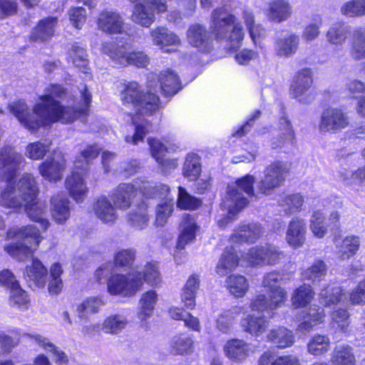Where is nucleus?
Listing matches in <instances>:
<instances>
[{
    "instance_id": "obj_1",
    "label": "nucleus",
    "mask_w": 365,
    "mask_h": 365,
    "mask_svg": "<svg viewBox=\"0 0 365 365\" xmlns=\"http://www.w3.org/2000/svg\"><path fill=\"white\" fill-rule=\"evenodd\" d=\"M79 93L78 105L65 106L60 100L66 96V90L60 85H50L38 97L31 112L23 101L12 102L8 108L25 128L35 133L41 127L57 122L71 123L88 115L92 95L86 85L79 88Z\"/></svg>"
},
{
    "instance_id": "obj_2",
    "label": "nucleus",
    "mask_w": 365,
    "mask_h": 365,
    "mask_svg": "<svg viewBox=\"0 0 365 365\" xmlns=\"http://www.w3.org/2000/svg\"><path fill=\"white\" fill-rule=\"evenodd\" d=\"M23 157L11 148H4L0 154V205L9 208H21L24 195L19 190V181L15 185L14 177Z\"/></svg>"
},
{
    "instance_id": "obj_3",
    "label": "nucleus",
    "mask_w": 365,
    "mask_h": 365,
    "mask_svg": "<svg viewBox=\"0 0 365 365\" xmlns=\"http://www.w3.org/2000/svg\"><path fill=\"white\" fill-rule=\"evenodd\" d=\"M210 29L215 39L225 43L230 49L241 46L244 38L243 27L237 17L224 6L217 7L212 11Z\"/></svg>"
},
{
    "instance_id": "obj_4",
    "label": "nucleus",
    "mask_w": 365,
    "mask_h": 365,
    "mask_svg": "<svg viewBox=\"0 0 365 365\" xmlns=\"http://www.w3.org/2000/svg\"><path fill=\"white\" fill-rule=\"evenodd\" d=\"M255 177L247 175L238 179L234 185L227 187V195L221 204V209L223 212L222 215L224 217L217 220L220 227H224L232 221L235 215L247 205V199L241 191L249 197L255 196L253 187Z\"/></svg>"
},
{
    "instance_id": "obj_5",
    "label": "nucleus",
    "mask_w": 365,
    "mask_h": 365,
    "mask_svg": "<svg viewBox=\"0 0 365 365\" xmlns=\"http://www.w3.org/2000/svg\"><path fill=\"white\" fill-rule=\"evenodd\" d=\"M19 190L24 196L22 207L27 216L38 222L42 230H46L50 225L46 218V206L43 202L37 200L38 189L31 175L22 176L19 180Z\"/></svg>"
},
{
    "instance_id": "obj_6",
    "label": "nucleus",
    "mask_w": 365,
    "mask_h": 365,
    "mask_svg": "<svg viewBox=\"0 0 365 365\" xmlns=\"http://www.w3.org/2000/svg\"><path fill=\"white\" fill-rule=\"evenodd\" d=\"M123 86L120 96L124 104L131 105L141 114L150 115L159 108L160 98L152 90L145 93L135 81L128 82Z\"/></svg>"
},
{
    "instance_id": "obj_7",
    "label": "nucleus",
    "mask_w": 365,
    "mask_h": 365,
    "mask_svg": "<svg viewBox=\"0 0 365 365\" xmlns=\"http://www.w3.org/2000/svg\"><path fill=\"white\" fill-rule=\"evenodd\" d=\"M17 239L4 247V250L19 260H24L36 250L42 240L38 230L34 225L23 226L14 232Z\"/></svg>"
},
{
    "instance_id": "obj_8",
    "label": "nucleus",
    "mask_w": 365,
    "mask_h": 365,
    "mask_svg": "<svg viewBox=\"0 0 365 365\" xmlns=\"http://www.w3.org/2000/svg\"><path fill=\"white\" fill-rule=\"evenodd\" d=\"M146 198H160L163 201L159 203L155 210V223L158 226L164 225L174 209L173 198L170 197V188L165 184L153 185L150 182L143 184L140 188Z\"/></svg>"
},
{
    "instance_id": "obj_9",
    "label": "nucleus",
    "mask_w": 365,
    "mask_h": 365,
    "mask_svg": "<svg viewBox=\"0 0 365 365\" xmlns=\"http://www.w3.org/2000/svg\"><path fill=\"white\" fill-rule=\"evenodd\" d=\"M143 284L140 272L113 274L108 279L107 289L110 295L131 297L141 289Z\"/></svg>"
},
{
    "instance_id": "obj_10",
    "label": "nucleus",
    "mask_w": 365,
    "mask_h": 365,
    "mask_svg": "<svg viewBox=\"0 0 365 365\" xmlns=\"http://www.w3.org/2000/svg\"><path fill=\"white\" fill-rule=\"evenodd\" d=\"M288 169L284 163L275 161L267 165L263 177L257 183V192L263 195H270L284 182Z\"/></svg>"
},
{
    "instance_id": "obj_11",
    "label": "nucleus",
    "mask_w": 365,
    "mask_h": 365,
    "mask_svg": "<svg viewBox=\"0 0 365 365\" xmlns=\"http://www.w3.org/2000/svg\"><path fill=\"white\" fill-rule=\"evenodd\" d=\"M102 51L113 61L123 66L133 65L137 67H144L148 63V57L143 52H130L127 46H118L113 42L103 43Z\"/></svg>"
},
{
    "instance_id": "obj_12",
    "label": "nucleus",
    "mask_w": 365,
    "mask_h": 365,
    "mask_svg": "<svg viewBox=\"0 0 365 365\" xmlns=\"http://www.w3.org/2000/svg\"><path fill=\"white\" fill-rule=\"evenodd\" d=\"M284 257V253L277 247L266 244L250 248L244 258L252 266H266L279 263Z\"/></svg>"
},
{
    "instance_id": "obj_13",
    "label": "nucleus",
    "mask_w": 365,
    "mask_h": 365,
    "mask_svg": "<svg viewBox=\"0 0 365 365\" xmlns=\"http://www.w3.org/2000/svg\"><path fill=\"white\" fill-rule=\"evenodd\" d=\"M313 73L310 68H302L298 71L290 87L292 96L299 102L310 103L314 96L312 94Z\"/></svg>"
},
{
    "instance_id": "obj_14",
    "label": "nucleus",
    "mask_w": 365,
    "mask_h": 365,
    "mask_svg": "<svg viewBox=\"0 0 365 365\" xmlns=\"http://www.w3.org/2000/svg\"><path fill=\"white\" fill-rule=\"evenodd\" d=\"M348 124L347 116L341 109L328 108L322 113L319 130L321 133H336Z\"/></svg>"
},
{
    "instance_id": "obj_15",
    "label": "nucleus",
    "mask_w": 365,
    "mask_h": 365,
    "mask_svg": "<svg viewBox=\"0 0 365 365\" xmlns=\"http://www.w3.org/2000/svg\"><path fill=\"white\" fill-rule=\"evenodd\" d=\"M75 168L81 171H73L68 175L65 181L66 190L69 192L70 196L77 203L82 202L88 192V188L85 182L86 168H81L80 161H75Z\"/></svg>"
},
{
    "instance_id": "obj_16",
    "label": "nucleus",
    "mask_w": 365,
    "mask_h": 365,
    "mask_svg": "<svg viewBox=\"0 0 365 365\" xmlns=\"http://www.w3.org/2000/svg\"><path fill=\"white\" fill-rule=\"evenodd\" d=\"M66 169V160L61 153H55L48 157L38 167L41 175L51 182H56L62 179Z\"/></svg>"
},
{
    "instance_id": "obj_17",
    "label": "nucleus",
    "mask_w": 365,
    "mask_h": 365,
    "mask_svg": "<svg viewBox=\"0 0 365 365\" xmlns=\"http://www.w3.org/2000/svg\"><path fill=\"white\" fill-rule=\"evenodd\" d=\"M150 36L153 44L165 53L175 51V49L169 48L170 46H179L181 44L180 37L165 26H156L150 29Z\"/></svg>"
},
{
    "instance_id": "obj_18",
    "label": "nucleus",
    "mask_w": 365,
    "mask_h": 365,
    "mask_svg": "<svg viewBox=\"0 0 365 365\" xmlns=\"http://www.w3.org/2000/svg\"><path fill=\"white\" fill-rule=\"evenodd\" d=\"M159 86L149 81L148 87L150 90L157 91V88L161 93L165 96H173L181 89L180 81L177 73L170 69L162 71L158 78Z\"/></svg>"
},
{
    "instance_id": "obj_19",
    "label": "nucleus",
    "mask_w": 365,
    "mask_h": 365,
    "mask_svg": "<svg viewBox=\"0 0 365 365\" xmlns=\"http://www.w3.org/2000/svg\"><path fill=\"white\" fill-rule=\"evenodd\" d=\"M263 228L257 223H251L239 226L230 237L232 245L255 243L263 234Z\"/></svg>"
},
{
    "instance_id": "obj_20",
    "label": "nucleus",
    "mask_w": 365,
    "mask_h": 365,
    "mask_svg": "<svg viewBox=\"0 0 365 365\" xmlns=\"http://www.w3.org/2000/svg\"><path fill=\"white\" fill-rule=\"evenodd\" d=\"M299 45L298 35L294 33L286 34L276 38L274 43V53L279 58H290L297 53Z\"/></svg>"
},
{
    "instance_id": "obj_21",
    "label": "nucleus",
    "mask_w": 365,
    "mask_h": 365,
    "mask_svg": "<svg viewBox=\"0 0 365 365\" xmlns=\"http://www.w3.org/2000/svg\"><path fill=\"white\" fill-rule=\"evenodd\" d=\"M124 21L121 15L113 11H104L99 15V29L110 34H121L124 31Z\"/></svg>"
},
{
    "instance_id": "obj_22",
    "label": "nucleus",
    "mask_w": 365,
    "mask_h": 365,
    "mask_svg": "<svg viewBox=\"0 0 365 365\" xmlns=\"http://www.w3.org/2000/svg\"><path fill=\"white\" fill-rule=\"evenodd\" d=\"M302 322L297 326V330L303 334L309 332L313 328L322 323L325 318L322 307L313 304L308 309L302 312Z\"/></svg>"
},
{
    "instance_id": "obj_23",
    "label": "nucleus",
    "mask_w": 365,
    "mask_h": 365,
    "mask_svg": "<svg viewBox=\"0 0 365 365\" xmlns=\"http://www.w3.org/2000/svg\"><path fill=\"white\" fill-rule=\"evenodd\" d=\"M187 41L190 45L202 52H209L211 49V41L206 28L195 24L190 26L187 31Z\"/></svg>"
},
{
    "instance_id": "obj_24",
    "label": "nucleus",
    "mask_w": 365,
    "mask_h": 365,
    "mask_svg": "<svg viewBox=\"0 0 365 365\" xmlns=\"http://www.w3.org/2000/svg\"><path fill=\"white\" fill-rule=\"evenodd\" d=\"M138 193V187L132 183H121L115 190L112 200L118 209H128Z\"/></svg>"
},
{
    "instance_id": "obj_25",
    "label": "nucleus",
    "mask_w": 365,
    "mask_h": 365,
    "mask_svg": "<svg viewBox=\"0 0 365 365\" xmlns=\"http://www.w3.org/2000/svg\"><path fill=\"white\" fill-rule=\"evenodd\" d=\"M46 276V268L37 259H32L31 264L26 266L24 272V277L31 288L43 287Z\"/></svg>"
},
{
    "instance_id": "obj_26",
    "label": "nucleus",
    "mask_w": 365,
    "mask_h": 365,
    "mask_svg": "<svg viewBox=\"0 0 365 365\" xmlns=\"http://www.w3.org/2000/svg\"><path fill=\"white\" fill-rule=\"evenodd\" d=\"M50 211L53 220L58 224H63L70 217L69 200L61 193L51 198Z\"/></svg>"
},
{
    "instance_id": "obj_27",
    "label": "nucleus",
    "mask_w": 365,
    "mask_h": 365,
    "mask_svg": "<svg viewBox=\"0 0 365 365\" xmlns=\"http://www.w3.org/2000/svg\"><path fill=\"white\" fill-rule=\"evenodd\" d=\"M334 243L336 249V255L341 260L353 257L359 249L360 240L357 236L350 235L344 239L335 237Z\"/></svg>"
},
{
    "instance_id": "obj_28",
    "label": "nucleus",
    "mask_w": 365,
    "mask_h": 365,
    "mask_svg": "<svg viewBox=\"0 0 365 365\" xmlns=\"http://www.w3.org/2000/svg\"><path fill=\"white\" fill-rule=\"evenodd\" d=\"M282 297H283L282 292H278L277 297L272 296L270 294L268 296L259 294L251 301L250 307L252 311L258 312L274 310L281 307L285 302L282 300Z\"/></svg>"
},
{
    "instance_id": "obj_29",
    "label": "nucleus",
    "mask_w": 365,
    "mask_h": 365,
    "mask_svg": "<svg viewBox=\"0 0 365 365\" xmlns=\"http://www.w3.org/2000/svg\"><path fill=\"white\" fill-rule=\"evenodd\" d=\"M58 22L57 17H46L39 21L31 34V39L34 41H46L54 34Z\"/></svg>"
},
{
    "instance_id": "obj_30",
    "label": "nucleus",
    "mask_w": 365,
    "mask_h": 365,
    "mask_svg": "<svg viewBox=\"0 0 365 365\" xmlns=\"http://www.w3.org/2000/svg\"><path fill=\"white\" fill-rule=\"evenodd\" d=\"M295 133L290 121L286 118H281L279 121V134L271 141L272 148H281L288 144H294Z\"/></svg>"
},
{
    "instance_id": "obj_31",
    "label": "nucleus",
    "mask_w": 365,
    "mask_h": 365,
    "mask_svg": "<svg viewBox=\"0 0 365 365\" xmlns=\"http://www.w3.org/2000/svg\"><path fill=\"white\" fill-rule=\"evenodd\" d=\"M306 223L304 220L294 218L289 223L287 231L286 239L289 245L297 248L304 242Z\"/></svg>"
},
{
    "instance_id": "obj_32",
    "label": "nucleus",
    "mask_w": 365,
    "mask_h": 365,
    "mask_svg": "<svg viewBox=\"0 0 365 365\" xmlns=\"http://www.w3.org/2000/svg\"><path fill=\"white\" fill-rule=\"evenodd\" d=\"M292 14V6L287 0H273L268 6L267 19L276 23L286 21Z\"/></svg>"
},
{
    "instance_id": "obj_33",
    "label": "nucleus",
    "mask_w": 365,
    "mask_h": 365,
    "mask_svg": "<svg viewBox=\"0 0 365 365\" xmlns=\"http://www.w3.org/2000/svg\"><path fill=\"white\" fill-rule=\"evenodd\" d=\"M240 324L245 332L258 336L266 331L269 322L262 315L252 314L242 318Z\"/></svg>"
},
{
    "instance_id": "obj_34",
    "label": "nucleus",
    "mask_w": 365,
    "mask_h": 365,
    "mask_svg": "<svg viewBox=\"0 0 365 365\" xmlns=\"http://www.w3.org/2000/svg\"><path fill=\"white\" fill-rule=\"evenodd\" d=\"M225 355L231 359L245 360L252 350L250 344L240 339H232L226 342L224 346Z\"/></svg>"
},
{
    "instance_id": "obj_35",
    "label": "nucleus",
    "mask_w": 365,
    "mask_h": 365,
    "mask_svg": "<svg viewBox=\"0 0 365 365\" xmlns=\"http://www.w3.org/2000/svg\"><path fill=\"white\" fill-rule=\"evenodd\" d=\"M180 227L181 233L178 237L177 248L182 250L186 244L195 239L197 225L194 217L189 214L184 215Z\"/></svg>"
},
{
    "instance_id": "obj_36",
    "label": "nucleus",
    "mask_w": 365,
    "mask_h": 365,
    "mask_svg": "<svg viewBox=\"0 0 365 365\" xmlns=\"http://www.w3.org/2000/svg\"><path fill=\"white\" fill-rule=\"evenodd\" d=\"M200 279L198 275H190L182 289L181 300L188 309H193L196 305L195 297L200 287Z\"/></svg>"
},
{
    "instance_id": "obj_37",
    "label": "nucleus",
    "mask_w": 365,
    "mask_h": 365,
    "mask_svg": "<svg viewBox=\"0 0 365 365\" xmlns=\"http://www.w3.org/2000/svg\"><path fill=\"white\" fill-rule=\"evenodd\" d=\"M114 206L106 197H100L93 205V210L103 222L113 223L118 217Z\"/></svg>"
},
{
    "instance_id": "obj_38",
    "label": "nucleus",
    "mask_w": 365,
    "mask_h": 365,
    "mask_svg": "<svg viewBox=\"0 0 365 365\" xmlns=\"http://www.w3.org/2000/svg\"><path fill=\"white\" fill-rule=\"evenodd\" d=\"M319 300L324 306L331 307L344 304L346 300V296L340 287L328 285L322 289L319 294Z\"/></svg>"
},
{
    "instance_id": "obj_39",
    "label": "nucleus",
    "mask_w": 365,
    "mask_h": 365,
    "mask_svg": "<svg viewBox=\"0 0 365 365\" xmlns=\"http://www.w3.org/2000/svg\"><path fill=\"white\" fill-rule=\"evenodd\" d=\"M349 53L356 61L365 59V28L357 27L353 31Z\"/></svg>"
},
{
    "instance_id": "obj_40",
    "label": "nucleus",
    "mask_w": 365,
    "mask_h": 365,
    "mask_svg": "<svg viewBox=\"0 0 365 365\" xmlns=\"http://www.w3.org/2000/svg\"><path fill=\"white\" fill-rule=\"evenodd\" d=\"M149 219L148 205L144 202L137 207L133 208L127 215V222L129 225L138 230L146 227Z\"/></svg>"
},
{
    "instance_id": "obj_41",
    "label": "nucleus",
    "mask_w": 365,
    "mask_h": 365,
    "mask_svg": "<svg viewBox=\"0 0 365 365\" xmlns=\"http://www.w3.org/2000/svg\"><path fill=\"white\" fill-rule=\"evenodd\" d=\"M105 304L106 302L102 297H88L77 306L78 317L82 319H87L90 315L97 314Z\"/></svg>"
},
{
    "instance_id": "obj_42",
    "label": "nucleus",
    "mask_w": 365,
    "mask_h": 365,
    "mask_svg": "<svg viewBox=\"0 0 365 365\" xmlns=\"http://www.w3.org/2000/svg\"><path fill=\"white\" fill-rule=\"evenodd\" d=\"M267 337L268 341L279 349L289 347L294 343V336L292 332L283 327L270 330Z\"/></svg>"
},
{
    "instance_id": "obj_43",
    "label": "nucleus",
    "mask_w": 365,
    "mask_h": 365,
    "mask_svg": "<svg viewBox=\"0 0 365 365\" xmlns=\"http://www.w3.org/2000/svg\"><path fill=\"white\" fill-rule=\"evenodd\" d=\"M193 339L186 333L173 336L170 342V352L175 355L188 354L193 349Z\"/></svg>"
},
{
    "instance_id": "obj_44",
    "label": "nucleus",
    "mask_w": 365,
    "mask_h": 365,
    "mask_svg": "<svg viewBox=\"0 0 365 365\" xmlns=\"http://www.w3.org/2000/svg\"><path fill=\"white\" fill-rule=\"evenodd\" d=\"M239 257L232 245L227 247L222 253L216 267L218 274L224 276L227 272L234 270L238 265Z\"/></svg>"
},
{
    "instance_id": "obj_45",
    "label": "nucleus",
    "mask_w": 365,
    "mask_h": 365,
    "mask_svg": "<svg viewBox=\"0 0 365 365\" xmlns=\"http://www.w3.org/2000/svg\"><path fill=\"white\" fill-rule=\"evenodd\" d=\"M227 288L236 297H244L249 289L247 279L242 275L231 274L226 279Z\"/></svg>"
},
{
    "instance_id": "obj_46",
    "label": "nucleus",
    "mask_w": 365,
    "mask_h": 365,
    "mask_svg": "<svg viewBox=\"0 0 365 365\" xmlns=\"http://www.w3.org/2000/svg\"><path fill=\"white\" fill-rule=\"evenodd\" d=\"M351 34V27L344 24H333L327 32V41L334 45H342Z\"/></svg>"
},
{
    "instance_id": "obj_47",
    "label": "nucleus",
    "mask_w": 365,
    "mask_h": 365,
    "mask_svg": "<svg viewBox=\"0 0 365 365\" xmlns=\"http://www.w3.org/2000/svg\"><path fill=\"white\" fill-rule=\"evenodd\" d=\"M282 277L279 272H269L264 276L262 285L264 289H266L268 294H270L274 297H277L278 292H282L283 293L282 300L285 302L287 299V292L284 288L279 286Z\"/></svg>"
},
{
    "instance_id": "obj_48",
    "label": "nucleus",
    "mask_w": 365,
    "mask_h": 365,
    "mask_svg": "<svg viewBox=\"0 0 365 365\" xmlns=\"http://www.w3.org/2000/svg\"><path fill=\"white\" fill-rule=\"evenodd\" d=\"M243 311L244 308L240 306H235L228 310L224 311L217 319V328L222 332H228L236 317L243 312Z\"/></svg>"
},
{
    "instance_id": "obj_49",
    "label": "nucleus",
    "mask_w": 365,
    "mask_h": 365,
    "mask_svg": "<svg viewBox=\"0 0 365 365\" xmlns=\"http://www.w3.org/2000/svg\"><path fill=\"white\" fill-rule=\"evenodd\" d=\"M157 301L158 294L155 291H148L142 294L138 312V317L142 321L146 320L152 315Z\"/></svg>"
},
{
    "instance_id": "obj_50",
    "label": "nucleus",
    "mask_w": 365,
    "mask_h": 365,
    "mask_svg": "<svg viewBox=\"0 0 365 365\" xmlns=\"http://www.w3.org/2000/svg\"><path fill=\"white\" fill-rule=\"evenodd\" d=\"M131 19L135 24L143 27L148 28L155 21V15L153 11L149 10L144 4L135 5L131 16Z\"/></svg>"
},
{
    "instance_id": "obj_51",
    "label": "nucleus",
    "mask_w": 365,
    "mask_h": 365,
    "mask_svg": "<svg viewBox=\"0 0 365 365\" xmlns=\"http://www.w3.org/2000/svg\"><path fill=\"white\" fill-rule=\"evenodd\" d=\"M327 272V264L322 260L315 261L309 267L302 273V277L305 281L312 283L319 282L324 279Z\"/></svg>"
},
{
    "instance_id": "obj_52",
    "label": "nucleus",
    "mask_w": 365,
    "mask_h": 365,
    "mask_svg": "<svg viewBox=\"0 0 365 365\" xmlns=\"http://www.w3.org/2000/svg\"><path fill=\"white\" fill-rule=\"evenodd\" d=\"M304 197L299 193L282 195L279 200V205L288 214H294L302 210Z\"/></svg>"
},
{
    "instance_id": "obj_53",
    "label": "nucleus",
    "mask_w": 365,
    "mask_h": 365,
    "mask_svg": "<svg viewBox=\"0 0 365 365\" xmlns=\"http://www.w3.org/2000/svg\"><path fill=\"white\" fill-rule=\"evenodd\" d=\"M128 323L127 318L119 314L108 317L103 322L101 329L107 334H116L125 328Z\"/></svg>"
},
{
    "instance_id": "obj_54",
    "label": "nucleus",
    "mask_w": 365,
    "mask_h": 365,
    "mask_svg": "<svg viewBox=\"0 0 365 365\" xmlns=\"http://www.w3.org/2000/svg\"><path fill=\"white\" fill-rule=\"evenodd\" d=\"M135 125V133L133 135H128L125 136V141L128 143L137 145L139 142L143 141L147 133L151 130L150 123L146 120L138 121V117L135 116L133 119Z\"/></svg>"
},
{
    "instance_id": "obj_55",
    "label": "nucleus",
    "mask_w": 365,
    "mask_h": 365,
    "mask_svg": "<svg viewBox=\"0 0 365 365\" xmlns=\"http://www.w3.org/2000/svg\"><path fill=\"white\" fill-rule=\"evenodd\" d=\"M332 365H355V357L348 345L337 346L332 354Z\"/></svg>"
},
{
    "instance_id": "obj_56",
    "label": "nucleus",
    "mask_w": 365,
    "mask_h": 365,
    "mask_svg": "<svg viewBox=\"0 0 365 365\" xmlns=\"http://www.w3.org/2000/svg\"><path fill=\"white\" fill-rule=\"evenodd\" d=\"M329 349L330 339L326 335H314L307 344L308 352L316 356L324 354Z\"/></svg>"
},
{
    "instance_id": "obj_57",
    "label": "nucleus",
    "mask_w": 365,
    "mask_h": 365,
    "mask_svg": "<svg viewBox=\"0 0 365 365\" xmlns=\"http://www.w3.org/2000/svg\"><path fill=\"white\" fill-rule=\"evenodd\" d=\"M314 292L310 285L303 284L297 288L292 296V305L296 307H305L313 299Z\"/></svg>"
},
{
    "instance_id": "obj_58",
    "label": "nucleus",
    "mask_w": 365,
    "mask_h": 365,
    "mask_svg": "<svg viewBox=\"0 0 365 365\" xmlns=\"http://www.w3.org/2000/svg\"><path fill=\"white\" fill-rule=\"evenodd\" d=\"M32 338L35 340V341L41 346L44 349L48 350L51 352L55 359V361L58 364H66L68 361L67 356L66 354L57 348L53 343H51L48 339L39 335L36 334L32 336Z\"/></svg>"
},
{
    "instance_id": "obj_59",
    "label": "nucleus",
    "mask_w": 365,
    "mask_h": 365,
    "mask_svg": "<svg viewBox=\"0 0 365 365\" xmlns=\"http://www.w3.org/2000/svg\"><path fill=\"white\" fill-rule=\"evenodd\" d=\"M201 173L199 157L194 154H188L183 165V175L190 180H195Z\"/></svg>"
},
{
    "instance_id": "obj_60",
    "label": "nucleus",
    "mask_w": 365,
    "mask_h": 365,
    "mask_svg": "<svg viewBox=\"0 0 365 365\" xmlns=\"http://www.w3.org/2000/svg\"><path fill=\"white\" fill-rule=\"evenodd\" d=\"M69 60L83 73H87L88 60L86 51L77 44H73L69 51Z\"/></svg>"
},
{
    "instance_id": "obj_61",
    "label": "nucleus",
    "mask_w": 365,
    "mask_h": 365,
    "mask_svg": "<svg viewBox=\"0 0 365 365\" xmlns=\"http://www.w3.org/2000/svg\"><path fill=\"white\" fill-rule=\"evenodd\" d=\"M62 273L63 269L59 263H54L51 265L48 285V289L51 294H57L61 291L63 282L61 275Z\"/></svg>"
},
{
    "instance_id": "obj_62",
    "label": "nucleus",
    "mask_w": 365,
    "mask_h": 365,
    "mask_svg": "<svg viewBox=\"0 0 365 365\" xmlns=\"http://www.w3.org/2000/svg\"><path fill=\"white\" fill-rule=\"evenodd\" d=\"M142 275L143 282L152 287H158L162 282V277L156 263L148 262L145 265Z\"/></svg>"
},
{
    "instance_id": "obj_63",
    "label": "nucleus",
    "mask_w": 365,
    "mask_h": 365,
    "mask_svg": "<svg viewBox=\"0 0 365 365\" xmlns=\"http://www.w3.org/2000/svg\"><path fill=\"white\" fill-rule=\"evenodd\" d=\"M341 12L349 17L365 15V0L349 1L341 7Z\"/></svg>"
},
{
    "instance_id": "obj_64",
    "label": "nucleus",
    "mask_w": 365,
    "mask_h": 365,
    "mask_svg": "<svg viewBox=\"0 0 365 365\" xmlns=\"http://www.w3.org/2000/svg\"><path fill=\"white\" fill-rule=\"evenodd\" d=\"M340 176L347 185H359L365 187V166L359 168L355 172L344 170L340 172Z\"/></svg>"
}]
</instances>
